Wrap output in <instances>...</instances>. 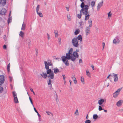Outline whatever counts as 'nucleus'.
<instances>
[{"mask_svg": "<svg viewBox=\"0 0 123 123\" xmlns=\"http://www.w3.org/2000/svg\"><path fill=\"white\" fill-rule=\"evenodd\" d=\"M31 41L30 40H29V41L28 42V44L29 46L30 45L31 43Z\"/></svg>", "mask_w": 123, "mask_h": 123, "instance_id": "774afa93", "label": "nucleus"}, {"mask_svg": "<svg viewBox=\"0 0 123 123\" xmlns=\"http://www.w3.org/2000/svg\"><path fill=\"white\" fill-rule=\"evenodd\" d=\"M11 19L10 18H9L7 20V22L8 24H9L10 22V20Z\"/></svg>", "mask_w": 123, "mask_h": 123, "instance_id": "052dcab7", "label": "nucleus"}, {"mask_svg": "<svg viewBox=\"0 0 123 123\" xmlns=\"http://www.w3.org/2000/svg\"><path fill=\"white\" fill-rule=\"evenodd\" d=\"M95 4V2L94 1H92L91 2V5L92 7H93Z\"/></svg>", "mask_w": 123, "mask_h": 123, "instance_id": "c85d7f7f", "label": "nucleus"}, {"mask_svg": "<svg viewBox=\"0 0 123 123\" xmlns=\"http://www.w3.org/2000/svg\"><path fill=\"white\" fill-rule=\"evenodd\" d=\"M7 47L6 46V45H4L3 46V48L4 49H6Z\"/></svg>", "mask_w": 123, "mask_h": 123, "instance_id": "3c124183", "label": "nucleus"}, {"mask_svg": "<svg viewBox=\"0 0 123 123\" xmlns=\"http://www.w3.org/2000/svg\"><path fill=\"white\" fill-rule=\"evenodd\" d=\"M51 79H50V78L49 79V81L48 82V84L49 85H51V83L52 82V80H51Z\"/></svg>", "mask_w": 123, "mask_h": 123, "instance_id": "2f4dec72", "label": "nucleus"}, {"mask_svg": "<svg viewBox=\"0 0 123 123\" xmlns=\"http://www.w3.org/2000/svg\"><path fill=\"white\" fill-rule=\"evenodd\" d=\"M110 76H111V77H113V76H112V75H111V74H110L108 76V77L107 78V79H109V77Z\"/></svg>", "mask_w": 123, "mask_h": 123, "instance_id": "5fc2aeb1", "label": "nucleus"}, {"mask_svg": "<svg viewBox=\"0 0 123 123\" xmlns=\"http://www.w3.org/2000/svg\"><path fill=\"white\" fill-rule=\"evenodd\" d=\"M104 109H103L102 107V106H99V108H98V110L99 111H101L102 110H104Z\"/></svg>", "mask_w": 123, "mask_h": 123, "instance_id": "e433bc0d", "label": "nucleus"}, {"mask_svg": "<svg viewBox=\"0 0 123 123\" xmlns=\"http://www.w3.org/2000/svg\"><path fill=\"white\" fill-rule=\"evenodd\" d=\"M78 42L79 41L77 39V37H74L72 39V43L74 47H77L79 45Z\"/></svg>", "mask_w": 123, "mask_h": 123, "instance_id": "7ed1b4c3", "label": "nucleus"}, {"mask_svg": "<svg viewBox=\"0 0 123 123\" xmlns=\"http://www.w3.org/2000/svg\"><path fill=\"white\" fill-rule=\"evenodd\" d=\"M24 35V33L22 31H21L20 32V33L19 34V36H21L22 37H23Z\"/></svg>", "mask_w": 123, "mask_h": 123, "instance_id": "393cba45", "label": "nucleus"}, {"mask_svg": "<svg viewBox=\"0 0 123 123\" xmlns=\"http://www.w3.org/2000/svg\"><path fill=\"white\" fill-rule=\"evenodd\" d=\"M44 63L46 69H49V66H52V62H50L49 64H48L47 62L45 61H44Z\"/></svg>", "mask_w": 123, "mask_h": 123, "instance_id": "39448f33", "label": "nucleus"}, {"mask_svg": "<svg viewBox=\"0 0 123 123\" xmlns=\"http://www.w3.org/2000/svg\"><path fill=\"white\" fill-rule=\"evenodd\" d=\"M105 43H104V42H103L102 43V45H103V49L105 47Z\"/></svg>", "mask_w": 123, "mask_h": 123, "instance_id": "6e6d98bb", "label": "nucleus"}, {"mask_svg": "<svg viewBox=\"0 0 123 123\" xmlns=\"http://www.w3.org/2000/svg\"><path fill=\"white\" fill-rule=\"evenodd\" d=\"M70 54L68 53H67L66 54V56H62L61 57L62 61H65V60H70L71 57V55Z\"/></svg>", "mask_w": 123, "mask_h": 123, "instance_id": "20e7f679", "label": "nucleus"}, {"mask_svg": "<svg viewBox=\"0 0 123 123\" xmlns=\"http://www.w3.org/2000/svg\"><path fill=\"white\" fill-rule=\"evenodd\" d=\"M112 14L111 13V11L108 14V17H110L111 16Z\"/></svg>", "mask_w": 123, "mask_h": 123, "instance_id": "c03bdc74", "label": "nucleus"}, {"mask_svg": "<svg viewBox=\"0 0 123 123\" xmlns=\"http://www.w3.org/2000/svg\"><path fill=\"white\" fill-rule=\"evenodd\" d=\"M55 37H57L58 35V31H55Z\"/></svg>", "mask_w": 123, "mask_h": 123, "instance_id": "72a5a7b5", "label": "nucleus"}, {"mask_svg": "<svg viewBox=\"0 0 123 123\" xmlns=\"http://www.w3.org/2000/svg\"><path fill=\"white\" fill-rule=\"evenodd\" d=\"M3 87H1L0 86V93H1L3 91Z\"/></svg>", "mask_w": 123, "mask_h": 123, "instance_id": "c9c22d12", "label": "nucleus"}, {"mask_svg": "<svg viewBox=\"0 0 123 123\" xmlns=\"http://www.w3.org/2000/svg\"><path fill=\"white\" fill-rule=\"evenodd\" d=\"M36 55L37 56V55L38 53V49L37 48L36 49Z\"/></svg>", "mask_w": 123, "mask_h": 123, "instance_id": "8fccbe9b", "label": "nucleus"}, {"mask_svg": "<svg viewBox=\"0 0 123 123\" xmlns=\"http://www.w3.org/2000/svg\"><path fill=\"white\" fill-rule=\"evenodd\" d=\"M47 35L48 36V40H49L50 38L49 35L48 33H47Z\"/></svg>", "mask_w": 123, "mask_h": 123, "instance_id": "864d4df0", "label": "nucleus"}, {"mask_svg": "<svg viewBox=\"0 0 123 123\" xmlns=\"http://www.w3.org/2000/svg\"><path fill=\"white\" fill-rule=\"evenodd\" d=\"M9 79L10 81V82H11L12 81V77L11 76H9Z\"/></svg>", "mask_w": 123, "mask_h": 123, "instance_id": "de8ad7c7", "label": "nucleus"}, {"mask_svg": "<svg viewBox=\"0 0 123 123\" xmlns=\"http://www.w3.org/2000/svg\"><path fill=\"white\" fill-rule=\"evenodd\" d=\"M74 83L75 84H76L77 83V81L76 80V79H75V80H74Z\"/></svg>", "mask_w": 123, "mask_h": 123, "instance_id": "09e8293b", "label": "nucleus"}, {"mask_svg": "<svg viewBox=\"0 0 123 123\" xmlns=\"http://www.w3.org/2000/svg\"><path fill=\"white\" fill-rule=\"evenodd\" d=\"M119 94V93L116 92L113 94V96L114 97L116 98L117 96Z\"/></svg>", "mask_w": 123, "mask_h": 123, "instance_id": "aec40b11", "label": "nucleus"}, {"mask_svg": "<svg viewBox=\"0 0 123 123\" xmlns=\"http://www.w3.org/2000/svg\"><path fill=\"white\" fill-rule=\"evenodd\" d=\"M29 98L31 102V104L33 105V106H34L33 104V102H32V100L31 98L30 97H29Z\"/></svg>", "mask_w": 123, "mask_h": 123, "instance_id": "a19ab883", "label": "nucleus"}, {"mask_svg": "<svg viewBox=\"0 0 123 123\" xmlns=\"http://www.w3.org/2000/svg\"><path fill=\"white\" fill-rule=\"evenodd\" d=\"M14 101L15 103H17L18 102V101L17 97H14Z\"/></svg>", "mask_w": 123, "mask_h": 123, "instance_id": "4be33fe9", "label": "nucleus"}, {"mask_svg": "<svg viewBox=\"0 0 123 123\" xmlns=\"http://www.w3.org/2000/svg\"><path fill=\"white\" fill-rule=\"evenodd\" d=\"M67 17L68 18V20H70V16L69 15H67Z\"/></svg>", "mask_w": 123, "mask_h": 123, "instance_id": "37998d69", "label": "nucleus"}, {"mask_svg": "<svg viewBox=\"0 0 123 123\" xmlns=\"http://www.w3.org/2000/svg\"><path fill=\"white\" fill-rule=\"evenodd\" d=\"M82 15L81 14H77V17L79 19H80L81 18Z\"/></svg>", "mask_w": 123, "mask_h": 123, "instance_id": "473e14b6", "label": "nucleus"}, {"mask_svg": "<svg viewBox=\"0 0 123 123\" xmlns=\"http://www.w3.org/2000/svg\"><path fill=\"white\" fill-rule=\"evenodd\" d=\"M89 24H92V21L91 20L88 21Z\"/></svg>", "mask_w": 123, "mask_h": 123, "instance_id": "13d9d810", "label": "nucleus"}, {"mask_svg": "<svg viewBox=\"0 0 123 123\" xmlns=\"http://www.w3.org/2000/svg\"><path fill=\"white\" fill-rule=\"evenodd\" d=\"M30 90L31 91V92H33V93L34 95H35V93L33 91V89L32 88H30Z\"/></svg>", "mask_w": 123, "mask_h": 123, "instance_id": "a18cd8bd", "label": "nucleus"}, {"mask_svg": "<svg viewBox=\"0 0 123 123\" xmlns=\"http://www.w3.org/2000/svg\"><path fill=\"white\" fill-rule=\"evenodd\" d=\"M62 76H63V80L64 81H65V82H66V81H65V79L66 78L65 76V75H62Z\"/></svg>", "mask_w": 123, "mask_h": 123, "instance_id": "49530a36", "label": "nucleus"}, {"mask_svg": "<svg viewBox=\"0 0 123 123\" xmlns=\"http://www.w3.org/2000/svg\"><path fill=\"white\" fill-rule=\"evenodd\" d=\"M37 115L39 117V119L40 118V117H41V115H40V114H39L38 113V112L37 113Z\"/></svg>", "mask_w": 123, "mask_h": 123, "instance_id": "69168bd1", "label": "nucleus"}, {"mask_svg": "<svg viewBox=\"0 0 123 123\" xmlns=\"http://www.w3.org/2000/svg\"><path fill=\"white\" fill-rule=\"evenodd\" d=\"M73 52V49L72 48H71L68 51V53L72 55Z\"/></svg>", "mask_w": 123, "mask_h": 123, "instance_id": "cd10ccee", "label": "nucleus"}, {"mask_svg": "<svg viewBox=\"0 0 123 123\" xmlns=\"http://www.w3.org/2000/svg\"><path fill=\"white\" fill-rule=\"evenodd\" d=\"M62 61L66 66H68L69 65V63H68V60H65V61Z\"/></svg>", "mask_w": 123, "mask_h": 123, "instance_id": "2eb2a0df", "label": "nucleus"}, {"mask_svg": "<svg viewBox=\"0 0 123 123\" xmlns=\"http://www.w3.org/2000/svg\"><path fill=\"white\" fill-rule=\"evenodd\" d=\"M10 63H9L8 64L7 67V70L8 72H9L10 71Z\"/></svg>", "mask_w": 123, "mask_h": 123, "instance_id": "a878e982", "label": "nucleus"}, {"mask_svg": "<svg viewBox=\"0 0 123 123\" xmlns=\"http://www.w3.org/2000/svg\"><path fill=\"white\" fill-rule=\"evenodd\" d=\"M6 12V10L5 8H3L0 12V14L2 15H5Z\"/></svg>", "mask_w": 123, "mask_h": 123, "instance_id": "1a4fd4ad", "label": "nucleus"}, {"mask_svg": "<svg viewBox=\"0 0 123 123\" xmlns=\"http://www.w3.org/2000/svg\"><path fill=\"white\" fill-rule=\"evenodd\" d=\"M6 0H1L0 4H3L4 5H6Z\"/></svg>", "mask_w": 123, "mask_h": 123, "instance_id": "412c9836", "label": "nucleus"}, {"mask_svg": "<svg viewBox=\"0 0 123 123\" xmlns=\"http://www.w3.org/2000/svg\"><path fill=\"white\" fill-rule=\"evenodd\" d=\"M34 111H35L36 113H37L38 112L37 111V110L36 109V108L35 107H34Z\"/></svg>", "mask_w": 123, "mask_h": 123, "instance_id": "bf43d9fd", "label": "nucleus"}, {"mask_svg": "<svg viewBox=\"0 0 123 123\" xmlns=\"http://www.w3.org/2000/svg\"><path fill=\"white\" fill-rule=\"evenodd\" d=\"M53 70L54 72V73L55 74L59 72V69L57 68H54Z\"/></svg>", "mask_w": 123, "mask_h": 123, "instance_id": "dca6fc26", "label": "nucleus"}, {"mask_svg": "<svg viewBox=\"0 0 123 123\" xmlns=\"http://www.w3.org/2000/svg\"><path fill=\"white\" fill-rule=\"evenodd\" d=\"M73 56H75L76 58H78L79 56L78 53H77V52H76V51H74L73 52Z\"/></svg>", "mask_w": 123, "mask_h": 123, "instance_id": "4468645a", "label": "nucleus"}, {"mask_svg": "<svg viewBox=\"0 0 123 123\" xmlns=\"http://www.w3.org/2000/svg\"><path fill=\"white\" fill-rule=\"evenodd\" d=\"M4 81V76L3 75L0 76V86L3 84Z\"/></svg>", "mask_w": 123, "mask_h": 123, "instance_id": "423d86ee", "label": "nucleus"}, {"mask_svg": "<svg viewBox=\"0 0 123 123\" xmlns=\"http://www.w3.org/2000/svg\"><path fill=\"white\" fill-rule=\"evenodd\" d=\"M42 74L43 75L41 74H40L41 76L44 79H46L47 77L48 76L47 74H46V73H44L43 72Z\"/></svg>", "mask_w": 123, "mask_h": 123, "instance_id": "ddd939ff", "label": "nucleus"}, {"mask_svg": "<svg viewBox=\"0 0 123 123\" xmlns=\"http://www.w3.org/2000/svg\"><path fill=\"white\" fill-rule=\"evenodd\" d=\"M113 74L114 75V81L116 82L118 80V78L117 77V74H116L113 73Z\"/></svg>", "mask_w": 123, "mask_h": 123, "instance_id": "f8f14e48", "label": "nucleus"}, {"mask_svg": "<svg viewBox=\"0 0 123 123\" xmlns=\"http://www.w3.org/2000/svg\"><path fill=\"white\" fill-rule=\"evenodd\" d=\"M98 118V117L97 114H94L93 115V118L94 119H96L97 118Z\"/></svg>", "mask_w": 123, "mask_h": 123, "instance_id": "5701e85b", "label": "nucleus"}, {"mask_svg": "<svg viewBox=\"0 0 123 123\" xmlns=\"http://www.w3.org/2000/svg\"><path fill=\"white\" fill-rule=\"evenodd\" d=\"M13 96L14 97H16L15 96L17 95L16 93L15 92H12Z\"/></svg>", "mask_w": 123, "mask_h": 123, "instance_id": "f704fd0d", "label": "nucleus"}, {"mask_svg": "<svg viewBox=\"0 0 123 123\" xmlns=\"http://www.w3.org/2000/svg\"><path fill=\"white\" fill-rule=\"evenodd\" d=\"M46 112L47 113V114L48 115H49L50 112L48 111H46Z\"/></svg>", "mask_w": 123, "mask_h": 123, "instance_id": "338daca9", "label": "nucleus"}, {"mask_svg": "<svg viewBox=\"0 0 123 123\" xmlns=\"http://www.w3.org/2000/svg\"><path fill=\"white\" fill-rule=\"evenodd\" d=\"M46 71L47 74H49V75H48L47 77L49 78L50 79H53L54 77V74L53 72L51 70V69H47Z\"/></svg>", "mask_w": 123, "mask_h": 123, "instance_id": "f03ea898", "label": "nucleus"}, {"mask_svg": "<svg viewBox=\"0 0 123 123\" xmlns=\"http://www.w3.org/2000/svg\"><path fill=\"white\" fill-rule=\"evenodd\" d=\"M119 111L120 112L123 111V109H120L119 110Z\"/></svg>", "mask_w": 123, "mask_h": 123, "instance_id": "680f3d73", "label": "nucleus"}, {"mask_svg": "<svg viewBox=\"0 0 123 123\" xmlns=\"http://www.w3.org/2000/svg\"><path fill=\"white\" fill-rule=\"evenodd\" d=\"M103 1H102L101 2L99 3L97 7L98 8H100L103 5Z\"/></svg>", "mask_w": 123, "mask_h": 123, "instance_id": "f3484780", "label": "nucleus"}, {"mask_svg": "<svg viewBox=\"0 0 123 123\" xmlns=\"http://www.w3.org/2000/svg\"><path fill=\"white\" fill-rule=\"evenodd\" d=\"M122 88H119L117 90V91H116V92H117V93H118L119 94V92H120V91L122 89Z\"/></svg>", "mask_w": 123, "mask_h": 123, "instance_id": "79ce46f5", "label": "nucleus"}, {"mask_svg": "<svg viewBox=\"0 0 123 123\" xmlns=\"http://www.w3.org/2000/svg\"><path fill=\"white\" fill-rule=\"evenodd\" d=\"M25 24H24V22L22 24V28H21V30H24L25 29Z\"/></svg>", "mask_w": 123, "mask_h": 123, "instance_id": "bb28decb", "label": "nucleus"}, {"mask_svg": "<svg viewBox=\"0 0 123 123\" xmlns=\"http://www.w3.org/2000/svg\"><path fill=\"white\" fill-rule=\"evenodd\" d=\"M80 80L84 84V78L83 77H81Z\"/></svg>", "mask_w": 123, "mask_h": 123, "instance_id": "ea45409f", "label": "nucleus"}, {"mask_svg": "<svg viewBox=\"0 0 123 123\" xmlns=\"http://www.w3.org/2000/svg\"><path fill=\"white\" fill-rule=\"evenodd\" d=\"M82 63V61L81 59H80L79 61V63Z\"/></svg>", "mask_w": 123, "mask_h": 123, "instance_id": "e2e57ef3", "label": "nucleus"}, {"mask_svg": "<svg viewBox=\"0 0 123 123\" xmlns=\"http://www.w3.org/2000/svg\"><path fill=\"white\" fill-rule=\"evenodd\" d=\"M123 102V100H120L117 102V105L118 106H120L121 105Z\"/></svg>", "mask_w": 123, "mask_h": 123, "instance_id": "9b49d317", "label": "nucleus"}, {"mask_svg": "<svg viewBox=\"0 0 123 123\" xmlns=\"http://www.w3.org/2000/svg\"><path fill=\"white\" fill-rule=\"evenodd\" d=\"M80 7L82 8L80 11V13L82 12L85 16V20H86L89 19L90 15L89 12H88V10L89 9L88 5H85L84 2H82L80 5Z\"/></svg>", "mask_w": 123, "mask_h": 123, "instance_id": "f257e3e1", "label": "nucleus"}, {"mask_svg": "<svg viewBox=\"0 0 123 123\" xmlns=\"http://www.w3.org/2000/svg\"><path fill=\"white\" fill-rule=\"evenodd\" d=\"M80 31V30L78 29H77L74 32V34L77 35L79 33Z\"/></svg>", "mask_w": 123, "mask_h": 123, "instance_id": "a211bd4d", "label": "nucleus"}, {"mask_svg": "<svg viewBox=\"0 0 123 123\" xmlns=\"http://www.w3.org/2000/svg\"><path fill=\"white\" fill-rule=\"evenodd\" d=\"M91 67L92 68V70H94V66L93 65H92L91 66Z\"/></svg>", "mask_w": 123, "mask_h": 123, "instance_id": "4d7b16f0", "label": "nucleus"}, {"mask_svg": "<svg viewBox=\"0 0 123 123\" xmlns=\"http://www.w3.org/2000/svg\"><path fill=\"white\" fill-rule=\"evenodd\" d=\"M86 75L88 76L89 77H90V73H89V72L87 71V70L86 71Z\"/></svg>", "mask_w": 123, "mask_h": 123, "instance_id": "58836bf2", "label": "nucleus"}, {"mask_svg": "<svg viewBox=\"0 0 123 123\" xmlns=\"http://www.w3.org/2000/svg\"><path fill=\"white\" fill-rule=\"evenodd\" d=\"M91 123V120L89 119L86 120L85 122V123Z\"/></svg>", "mask_w": 123, "mask_h": 123, "instance_id": "4c0bfd02", "label": "nucleus"}, {"mask_svg": "<svg viewBox=\"0 0 123 123\" xmlns=\"http://www.w3.org/2000/svg\"><path fill=\"white\" fill-rule=\"evenodd\" d=\"M120 42V40L117 37H116L113 41V43L117 44L118 43Z\"/></svg>", "mask_w": 123, "mask_h": 123, "instance_id": "6e6552de", "label": "nucleus"}, {"mask_svg": "<svg viewBox=\"0 0 123 123\" xmlns=\"http://www.w3.org/2000/svg\"><path fill=\"white\" fill-rule=\"evenodd\" d=\"M51 62V61L49 59V60H48L47 62L48 63V64H49V63H50V62Z\"/></svg>", "mask_w": 123, "mask_h": 123, "instance_id": "603ef678", "label": "nucleus"}, {"mask_svg": "<svg viewBox=\"0 0 123 123\" xmlns=\"http://www.w3.org/2000/svg\"><path fill=\"white\" fill-rule=\"evenodd\" d=\"M91 32L90 28L89 27H86V34L87 36Z\"/></svg>", "mask_w": 123, "mask_h": 123, "instance_id": "0eeeda50", "label": "nucleus"}, {"mask_svg": "<svg viewBox=\"0 0 123 123\" xmlns=\"http://www.w3.org/2000/svg\"><path fill=\"white\" fill-rule=\"evenodd\" d=\"M104 100H105V99L101 98L98 101V103L99 105H101L104 102Z\"/></svg>", "mask_w": 123, "mask_h": 123, "instance_id": "9d476101", "label": "nucleus"}, {"mask_svg": "<svg viewBox=\"0 0 123 123\" xmlns=\"http://www.w3.org/2000/svg\"><path fill=\"white\" fill-rule=\"evenodd\" d=\"M40 8V5H38L36 7V12H38Z\"/></svg>", "mask_w": 123, "mask_h": 123, "instance_id": "7c9ffc66", "label": "nucleus"}, {"mask_svg": "<svg viewBox=\"0 0 123 123\" xmlns=\"http://www.w3.org/2000/svg\"><path fill=\"white\" fill-rule=\"evenodd\" d=\"M72 78L73 80L76 79L75 77L74 76L72 77Z\"/></svg>", "mask_w": 123, "mask_h": 123, "instance_id": "0e129e2a", "label": "nucleus"}, {"mask_svg": "<svg viewBox=\"0 0 123 123\" xmlns=\"http://www.w3.org/2000/svg\"><path fill=\"white\" fill-rule=\"evenodd\" d=\"M37 13L40 17H43V15L42 13L39 12H38Z\"/></svg>", "mask_w": 123, "mask_h": 123, "instance_id": "c756f323", "label": "nucleus"}, {"mask_svg": "<svg viewBox=\"0 0 123 123\" xmlns=\"http://www.w3.org/2000/svg\"><path fill=\"white\" fill-rule=\"evenodd\" d=\"M77 38V39L80 40V42L82 41V37L81 35H79Z\"/></svg>", "mask_w": 123, "mask_h": 123, "instance_id": "6ab92c4d", "label": "nucleus"}, {"mask_svg": "<svg viewBox=\"0 0 123 123\" xmlns=\"http://www.w3.org/2000/svg\"><path fill=\"white\" fill-rule=\"evenodd\" d=\"M76 57H75V56H71L70 59H71L72 61L74 62L76 60Z\"/></svg>", "mask_w": 123, "mask_h": 123, "instance_id": "b1692460", "label": "nucleus"}]
</instances>
